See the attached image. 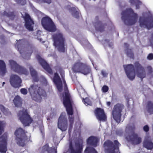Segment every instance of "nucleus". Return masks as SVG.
I'll use <instances>...</instances> for the list:
<instances>
[{"mask_svg":"<svg viewBox=\"0 0 153 153\" xmlns=\"http://www.w3.org/2000/svg\"><path fill=\"white\" fill-rule=\"evenodd\" d=\"M107 40L108 41V42H109V41H108V40H107V39H105V41H107Z\"/></svg>","mask_w":153,"mask_h":153,"instance_id":"nucleus-53","label":"nucleus"},{"mask_svg":"<svg viewBox=\"0 0 153 153\" xmlns=\"http://www.w3.org/2000/svg\"><path fill=\"white\" fill-rule=\"evenodd\" d=\"M111 102H107V105L108 106H109L111 105Z\"/></svg>","mask_w":153,"mask_h":153,"instance_id":"nucleus-51","label":"nucleus"},{"mask_svg":"<svg viewBox=\"0 0 153 153\" xmlns=\"http://www.w3.org/2000/svg\"><path fill=\"white\" fill-rule=\"evenodd\" d=\"M99 17L96 16L95 18L96 22L94 23V25L96 30L100 32H103L105 30L107 26L106 23H103L101 21H99Z\"/></svg>","mask_w":153,"mask_h":153,"instance_id":"nucleus-19","label":"nucleus"},{"mask_svg":"<svg viewBox=\"0 0 153 153\" xmlns=\"http://www.w3.org/2000/svg\"><path fill=\"white\" fill-rule=\"evenodd\" d=\"M135 126L134 124H133L131 125H128L126 126V128H128L129 130L133 131L135 129Z\"/></svg>","mask_w":153,"mask_h":153,"instance_id":"nucleus-40","label":"nucleus"},{"mask_svg":"<svg viewBox=\"0 0 153 153\" xmlns=\"http://www.w3.org/2000/svg\"><path fill=\"white\" fill-rule=\"evenodd\" d=\"M73 16L76 18H78L79 17V13L77 11L74 12L73 14Z\"/></svg>","mask_w":153,"mask_h":153,"instance_id":"nucleus-45","label":"nucleus"},{"mask_svg":"<svg viewBox=\"0 0 153 153\" xmlns=\"http://www.w3.org/2000/svg\"><path fill=\"white\" fill-rule=\"evenodd\" d=\"M58 128L62 131H64L67 130L68 128V120L66 116L62 113L58 120Z\"/></svg>","mask_w":153,"mask_h":153,"instance_id":"nucleus-14","label":"nucleus"},{"mask_svg":"<svg viewBox=\"0 0 153 153\" xmlns=\"http://www.w3.org/2000/svg\"><path fill=\"white\" fill-rule=\"evenodd\" d=\"M94 113L98 120L103 121H105L106 120V116L103 109L100 108H97L95 110Z\"/></svg>","mask_w":153,"mask_h":153,"instance_id":"nucleus-21","label":"nucleus"},{"mask_svg":"<svg viewBox=\"0 0 153 153\" xmlns=\"http://www.w3.org/2000/svg\"><path fill=\"white\" fill-rule=\"evenodd\" d=\"M124 45L125 48L126 54L127 56L130 58L134 59V52L131 49H129V45L127 43H125Z\"/></svg>","mask_w":153,"mask_h":153,"instance_id":"nucleus-25","label":"nucleus"},{"mask_svg":"<svg viewBox=\"0 0 153 153\" xmlns=\"http://www.w3.org/2000/svg\"><path fill=\"white\" fill-rule=\"evenodd\" d=\"M101 74L103 77H104L106 76L107 75H108V74L104 70H102L101 71Z\"/></svg>","mask_w":153,"mask_h":153,"instance_id":"nucleus-48","label":"nucleus"},{"mask_svg":"<svg viewBox=\"0 0 153 153\" xmlns=\"http://www.w3.org/2000/svg\"><path fill=\"white\" fill-rule=\"evenodd\" d=\"M7 138L4 135L0 137V152L6 153L7 149Z\"/></svg>","mask_w":153,"mask_h":153,"instance_id":"nucleus-22","label":"nucleus"},{"mask_svg":"<svg viewBox=\"0 0 153 153\" xmlns=\"http://www.w3.org/2000/svg\"><path fill=\"white\" fill-rule=\"evenodd\" d=\"M51 148H49L48 144H46L43 146L42 148V152L45 153L47 152V153H50Z\"/></svg>","mask_w":153,"mask_h":153,"instance_id":"nucleus-35","label":"nucleus"},{"mask_svg":"<svg viewBox=\"0 0 153 153\" xmlns=\"http://www.w3.org/2000/svg\"><path fill=\"white\" fill-rule=\"evenodd\" d=\"M74 122V117H70L69 119V127L68 129V132L69 133L71 132L72 130L73 123Z\"/></svg>","mask_w":153,"mask_h":153,"instance_id":"nucleus-36","label":"nucleus"},{"mask_svg":"<svg viewBox=\"0 0 153 153\" xmlns=\"http://www.w3.org/2000/svg\"><path fill=\"white\" fill-rule=\"evenodd\" d=\"M53 45L57 48L58 51L62 52H65L67 46L65 45L66 40L63 34L58 32L52 36Z\"/></svg>","mask_w":153,"mask_h":153,"instance_id":"nucleus-3","label":"nucleus"},{"mask_svg":"<svg viewBox=\"0 0 153 153\" xmlns=\"http://www.w3.org/2000/svg\"><path fill=\"white\" fill-rule=\"evenodd\" d=\"M149 127L147 125H145L143 127V130L144 131L146 132H148L149 130Z\"/></svg>","mask_w":153,"mask_h":153,"instance_id":"nucleus-46","label":"nucleus"},{"mask_svg":"<svg viewBox=\"0 0 153 153\" xmlns=\"http://www.w3.org/2000/svg\"><path fill=\"white\" fill-rule=\"evenodd\" d=\"M41 24L44 28L49 32H54L56 30L57 28L55 24L48 16L42 18Z\"/></svg>","mask_w":153,"mask_h":153,"instance_id":"nucleus-7","label":"nucleus"},{"mask_svg":"<svg viewBox=\"0 0 153 153\" xmlns=\"http://www.w3.org/2000/svg\"><path fill=\"white\" fill-rule=\"evenodd\" d=\"M10 82L12 86L14 88H18L21 86L22 80L16 75L12 74L10 76Z\"/></svg>","mask_w":153,"mask_h":153,"instance_id":"nucleus-18","label":"nucleus"},{"mask_svg":"<svg viewBox=\"0 0 153 153\" xmlns=\"http://www.w3.org/2000/svg\"><path fill=\"white\" fill-rule=\"evenodd\" d=\"M36 58L38 60L39 63L42 66L43 69L49 74L53 75V71L51 66L45 61L42 59L39 55H37Z\"/></svg>","mask_w":153,"mask_h":153,"instance_id":"nucleus-15","label":"nucleus"},{"mask_svg":"<svg viewBox=\"0 0 153 153\" xmlns=\"http://www.w3.org/2000/svg\"><path fill=\"white\" fill-rule=\"evenodd\" d=\"M36 2L39 3H42L50 4L51 2V0H34Z\"/></svg>","mask_w":153,"mask_h":153,"instance_id":"nucleus-38","label":"nucleus"},{"mask_svg":"<svg viewBox=\"0 0 153 153\" xmlns=\"http://www.w3.org/2000/svg\"><path fill=\"white\" fill-rule=\"evenodd\" d=\"M147 109L148 112L150 114H153V103L151 101L147 102Z\"/></svg>","mask_w":153,"mask_h":153,"instance_id":"nucleus-30","label":"nucleus"},{"mask_svg":"<svg viewBox=\"0 0 153 153\" xmlns=\"http://www.w3.org/2000/svg\"><path fill=\"white\" fill-rule=\"evenodd\" d=\"M21 41H22L27 46H31V47H32L33 46L32 44L27 39H22Z\"/></svg>","mask_w":153,"mask_h":153,"instance_id":"nucleus-39","label":"nucleus"},{"mask_svg":"<svg viewBox=\"0 0 153 153\" xmlns=\"http://www.w3.org/2000/svg\"><path fill=\"white\" fill-rule=\"evenodd\" d=\"M109 89L107 85L103 86L102 89V92L106 93L107 92Z\"/></svg>","mask_w":153,"mask_h":153,"instance_id":"nucleus-41","label":"nucleus"},{"mask_svg":"<svg viewBox=\"0 0 153 153\" xmlns=\"http://www.w3.org/2000/svg\"><path fill=\"white\" fill-rule=\"evenodd\" d=\"M18 117L24 126H29L33 121V119L28 114L27 109L19 111Z\"/></svg>","mask_w":153,"mask_h":153,"instance_id":"nucleus-10","label":"nucleus"},{"mask_svg":"<svg viewBox=\"0 0 153 153\" xmlns=\"http://www.w3.org/2000/svg\"><path fill=\"white\" fill-rule=\"evenodd\" d=\"M16 1L19 4L22 5H25L26 4V1L25 0H16Z\"/></svg>","mask_w":153,"mask_h":153,"instance_id":"nucleus-42","label":"nucleus"},{"mask_svg":"<svg viewBox=\"0 0 153 153\" xmlns=\"http://www.w3.org/2000/svg\"><path fill=\"white\" fill-rule=\"evenodd\" d=\"M9 62L11 69L13 71L19 74L27 75L28 74V72L26 69L17 64L15 61L10 60Z\"/></svg>","mask_w":153,"mask_h":153,"instance_id":"nucleus-12","label":"nucleus"},{"mask_svg":"<svg viewBox=\"0 0 153 153\" xmlns=\"http://www.w3.org/2000/svg\"><path fill=\"white\" fill-rule=\"evenodd\" d=\"M16 136L15 140L16 143L19 146L24 147L25 145V141L27 136L25 130L22 128H17L15 132Z\"/></svg>","mask_w":153,"mask_h":153,"instance_id":"nucleus-8","label":"nucleus"},{"mask_svg":"<svg viewBox=\"0 0 153 153\" xmlns=\"http://www.w3.org/2000/svg\"><path fill=\"white\" fill-rule=\"evenodd\" d=\"M23 17L25 21V26L26 28L29 31H33L34 22L30 15L25 13V16Z\"/></svg>","mask_w":153,"mask_h":153,"instance_id":"nucleus-16","label":"nucleus"},{"mask_svg":"<svg viewBox=\"0 0 153 153\" xmlns=\"http://www.w3.org/2000/svg\"><path fill=\"white\" fill-rule=\"evenodd\" d=\"M125 71L127 76L131 80H133L135 77V74L143 81V78L146 76V73L144 67L139 62L137 61L134 63V65L130 64L124 65Z\"/></svg>","mask_w":153,"mask_h":153,"instance_id":"nucleus-1","label":"nucleus"},{"mask_svg":"<svg viewBox=\"0 0 153 153\" xmlns=\"http://www.w3.org/2000/svg\"><path fill=\"white\" fill-rule=\"evenodd\" d=\"M14 103L16 107H19L21 106L22 100L21 98L18 95L16 96L13 100Z\"/></svg>","mask_w":153,"mask_h":153,"instance_id":"nucleus-27","label":"nucleus"},{"mask_svg":"<svg viewBox=\"0 0 153 153\" xmlns=\"http://www.w3.org/2000/svg\"><path fill=\"white\" fill-rule=\"evenodd\" d=\"M55 153H57V151H55Z\"/></svg>","mask_w":153,"mask_h":153,"instance_id":"nucleus-55","label":"nucleus"},{"mask_svg":"<svg viewBox=\"0 0 153 153\" xmlns=\"http://www.w3.org/2000/svg\"><path fill=\"white\" fill-rule=\"evenodd\" d=\"M82 99L83 102L86 105H91L92 104V102L89 98L86 97L85 99L82 98Z\"/></svg>","mask_w":153,"mask_h":153,"instance_id":"nucleus-37","label":"nucleus"},{"mask_svg":"<svg viewBox=\"0 0 153 153\" xmlns=\"http://www.w3.org/2000/svg\"><path fill=\"white\" fill-rule=\"evenodd\" d=\"M72 70L75 73H80L85 75L91 72V68L89 65L80 62L76 63L73 66Z\"/></svg>","mask_w":153,"mask_h":153,"instance_id":"nucleus-6","label":"nucleus"},{"mask_svg":"<svg viewBox=\"0 0 153 153\" xmlns=\"http://www.w3.org/2000/svg\"><path fill=\"white\" fill-rule=\"evenodd\" d=\"M99 140L96 137L91 136L87 140V144L88 146L96 147L97 146Z\"/></svg>","mask_w":153,"mask_h":153,"instance_id":"nucleus-24","label":"nucleus"},{"mask_svg":"<svg viewBox=\"0 0 153 153\" xmlns=\"http://www.w3.org/2000/svg\"><path fill=\"white\" fill-rule=\"evenodd\" d=\"M53 80L58 91L61 92L62 90V83L58 74L57 72L54 73V74Z\"/></svg>","mask_w":153,"mask_h":153,"instance_id":"nucleus-20","label":"nucleus"},{"mask_svg":"<svg viewBox=\"0 0 153 153\" xmlns=\"http://www.w3.org/2000/svg\"><path fill=\"white\" fill-rule=\"evenodd\" d=\"M0 71L3 75H4L6 72L5 64L4 62L2 60H0Z\"/></svg>","mask_w":153,"mask_h":153,"instance_id":"nucleus-29","label":"nucleus"},{"mask_svg":"<svg viewBox=\"0 0 153 153\" xmlns=\"http://www.w3.org/2000/svg\"><path fill=\"white\" fill-rule=\"evenodd\" d=\"M2 84H3V85H4V84H5V82H3V83H2Z\"/></svg>","mask_w":153,"mask_h":153,"instance_id":"nucleus-52","label":"nucleus"},{"mask_svg":"<svg viewBox=\"0 0 153 153\" xmlns=\"http://www.w3.org/2000/svg\"><path fill=\"white\" fill-rule=\"evenodd\" d=\"M124 106L122 104L118 103L115 105L112 110V115L114 120L118 123L121 121L122 115V112L124 108Z\"/></svg>","mask_w":153,"mask_h":153,"instance_id":"nucleus-9","label":"nucleus"},{"mask_svg":"<svg viewBox=\"0 0 153 153\" xmlns=\"http://www.w3.org/2000/svg\"><path fill=\"white\" fill-rule=\"evenodd\" d=\"M62 80L63 81V83L65 85V86H64L65 92H64V93H63L62 94V97L63 98H64L65 96V92H68V93L69 94H70L69 91L68 90V88H67V85L65 80V79L64 75V76H63V75L62 76Z\"/></svg>","mask_w":153,"mask_h":153,"instance_id":"nucleus-34","label":"nucleus"},{"mask_svg":"<svg viewBox=\"0 0 153 153\" xmlns=\"http://www.w3.org/2000/svg\"><path fill=\"white\" fill-rule=\"evenodd\" d=\"M4 130L3 124L2 122L0 121V135L2 134V131H4Z\"/></svg>","mask_w":153,"mask_h":153,"instance_id":"nucleus-43","label":"nucleus"},{"mask_svg":"<svg viewBox=\"0 0 153 153\" xmlns=\"http://www.w3.org/2000/svg\"><path fill=\"white\" fill-rule=\"evenodd\" d=\"M84 153H97L95 149L92 147H87Z\"/></svg>","mask_w":153,"mask_h":153,"instance_id":"nucleus-32","label":"nucleus"},{"mask_svg":"<svg viewBox=\"0 0 153 153\" xmlns=\"http://www.w3.org/2000/svg\"><path fill=\"white\" fill-rule=\"evenodd\" d=\"M121 144L116 140L114 142L108 140L106 141L104 143L106 153H120L119 148Z\"/></svg>","mask_w":153,"mask_h":153,"instance_id":"nucleus-5","label":"nucleus"},{"mask_svg":"<svg viewBox=\"0 0 153 153\" xmlns=\"http://www.w3.org/2000/svg\"><path fill=\"white\" fill-rule=\"evenodd\" d=\"M143 146L148 149H151L153 148V143L151 141L145 140L143 143Z\"/></svg>","mask_w":153,"mask_h":153,"instance_id":"nucleus-28","label":"nucleus"},{"mask_svg":"<svg viewBox=\"0 0 153 153\" xmlns=\"http://www.w3.org/2000/svg\"><path fill=\"white\" fill-rule=\"evenodd\" d=\"M54 68L57 71L58 70L60 69L61 68L59 66H56L54 67Z\"/></svg>","mask_w":153,"mask_h":153,"instance_id":"nucleus-50","label":"nucleus"},{"mask_svg":"<svg viewBox=\"0 0 153 153\" xmlns=\"http://www.w3.org/2000/svg\"><path fill=\"white\" fill-rule=\"evenodd\" d=\"M28 90L33 100L38 102H41L42 97L46 96L45 91L37 85H31Z\"/></svg>","mask_w":153,"mask_h":153,"instance_id":"nucleus-4","label":"nucleus"},{"mask_svg":"<svg viewBox=\"0 0 153 153\" xmlns=\"http://www.w3.org/2000/svg\"><path fill=\"white\" fill-rule=\"evenodd\" d=\"M147 59L149 60H152L153 59V53H150L148 54L147 57Z\"/></svg>","mask_w":153,"mask_h":153,"instance_id":"nucleus-47","label":"nucleus"},{"mask_svg":"<svg viewBox=\"0 0 153 153\" xmlns=\"http://www.w3.org/2000/svg\"><path fill=\"white\" fill-rule=\"evenodd\" d=\"M129 141L131 142L133 144H138L141 142V138L139 137L137 134L133 133L127 137Z\"/></svg>","mask_w":153,"mask_h":153,"instance_id":"nucleus-23","label":"nucleus"},{"mask_svg":"<svg viewBox=\"0 0 153 153\" xmlns=\"http://www.w3.org/2000/svg\"><path fill=\"white\" fill-rule=\"evenodd\" d=\"M75 149H74L72 142L71 141L69 143L68 150L69 153H82L83 146L79 142L75 143Z\"/></svg>","mask_w":153,"mask_h":153,"instance_id":"nucleus-17","label":"nucleus"},{"mask_svg":"<svg viewBox=\"0 0 153 153\" xmlns=\"http://www.w3.org/2000/svg\"><path fill=\"white\" fill-rule=\"evenodd\" d=\"M29 69L31 75L33 78V81L35 82H38L39 80V79L36 71L31 66H30L29 67Z\"/></svg>","mask_w":153,"mask_h":153,"instance_id":"nucleus-26","label":"nucleus"},{"mask_svg":"<svg viewBox=\"0 0 153 153\" xmlns=\"http://www.w3.org/2000/svg\"><path fill=\"white\" fill-rule=\"evenodd\" d=\"M65 96L63 98V104L66 108L68 115H72L73 114L72 104L73 101L71 96L68 92H65Z\"/></svg>","mask_w":153,"mask_h":153,"instance_id":"nucleus-11","label":"nucleus"},{"mask_svg":"<svg viewBox=\"0 0 153 153\" xmlns=\"http://www.w3.org/2000/svg\"><path fill=\"white\" fill-rule=\"evenodd\" d=\"M3 15L4 16H6L12 20H13L15 17V15L14 12H9L7 13L6 11H4L3 13Z\"/></svg>","mask_w":153,"mask_h":153,"instance_id":"nucleus-31","label":"nucleus"},{"mask_svg":"<svg viewBox=\"0 0 153 153\" xmlns=\"http://www.w3.org/2000/svg\"><path fill=\"white\" fill-rule=\"evenodd\" d=\"M152 36L153 37V33L152 34Z\"/></svg>","mask_w":153,"mask_h":153,"instance_id":"nucleus-54","label":"nucleus"},{"mask_svg":"<svg viewBox=\"0 0 153 153\" xmlns=\"http://www.w3.org/2000/svg\"><path fill=\"white\" fill-rule=\"evenodd\" d=\"M122 19L127 25H131L136 22L137 15L134 12L131 8H129L123 11L122 13Z\"/></svg>","mask_w":153,"mask_h":153,"instance_id":"nucleus-2","label":"nucleus"},{"mask_svg":"<svg viewBox=\"0 0 153 153\" xmlns=\"http://www.w3.org/2000/svg\"><path fill=\"white\" fill-rule=\"evenodd\" d=\"M139 22L141 27L146 28L148 30L153 28V17H140Z\"/></svg>","mask_w":153,"mask_h":153,"instance_id":"nucleus-13","label":"nucleus"},{"mask_svg":"<svg viewBox=\"0 0 153 153\" xmlns=\"http://www.w3.org/2000/svg\"><path fill=\"white\" fill-rule=\"evenodd\" d=\"M147 68L150 72H152V68L151 66H149L147 67Z\"/></svg>","mask_w":153,"mask_h":153,"instance_id":"nucleus-49","label":"nucleus"},{"mask_svg":"<svg viewBox=\"0 0 153 153\" xmlns=\"http://www.w3.org/2000/svg\"><path fill=\"white\" fill-rule=\"evenodd\" d=\"M129 2L131 4H135L136 9H139L140 5L142 4L139 0H129Z\"/></svg>","mask_w":153,"mask_h":153,"instance_id":"nucleus-33","label":"nucleus"},{"mask_svg":"<svg viewBox=\"0 0 153 153\" xmlns=\"http://www.w3.org/2000/svg\"><path fill=\"white\" fill-rule=\"evenodd\" d=\"M20 92L21 93L24 95L26 94L27 93V90L25 88H22L20 90Z\"/></svg>","mask_w":153,"mask_h":153,"instance_id":"nucleus-44","label":"nucleus"}]
</instances>
